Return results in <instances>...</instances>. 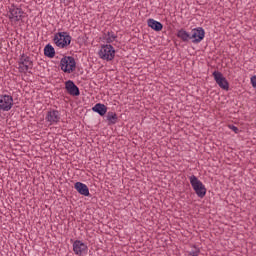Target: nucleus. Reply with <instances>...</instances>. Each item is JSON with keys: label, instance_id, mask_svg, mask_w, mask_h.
<instances>
[{"label": "nucleus", "instance_id": "nucleus-1", "mask_svg": "<svg viewBox=\"0 0 256 256\" xmlns=\"http://www.w3.org/2000/svg\"><path fill=\"white\" fill-rule=\"evenodd\" d=\"M72 39L69 32H58L54 35L53 43H55L56 47H59V49H67V47L71 45Z\"/></svg>", "mask_w": 256, "mask_h": 256}, {"label": "nucleus", "instance_id": "nucleus-2", "mask_svg": "<svg viewBox=\"0 0 256 256\" xmlns=\"http://www.w3.org/2000/svg\"><path fill=\"white\" fill-rule=\"evenodd\" d=\"M190 185L192 189L195 191L197 197L203 199L207 195V188L203 185V182L197 178V176L192 175L189 177Z\"/></svg>", "mask_w": 256, "mask_h": 256}, {"label": "nucleus", "instance_id": "nucleus-3", "mask_svg": "<svg viewBox=\"0 0 256 256\" xmlns=\"http://www.w3.org/2000/svg\"><path fill=\"white\" fill-rule=\"evenodd\" d=\"M60 69L64 73H73L77 69V62L73 56H64L60 60Z\"/></svg>", "mask_w": 256, "mask_h": 256}, {"label": "nucleus", "instance_id": "nucleus-4", "mask_svg": "<svg viewBox=\"0 0 256 256\" xmlns=\"http://www.w3.org/2000/svg\"><path fill=\"white\" fill-rule=\"evenodd\" d=\"M8 18L10 21L18 23V21L25 19V12L21 7L11 4V6L8 7Z\"/></svg>", "mask_w": 256, "mask_h": 256}, {"label": "nucleus", "instance_id": "nucleus-5", "mask_svg": "<svg viewBox=\"0 0 256 256\" xmlns=\"http://www.w3.org/2000/svg\"><path fill=\"white\" fill-rule=\"evenodd\" d=\"M98 54L100 59L104 61H113L115 59V48L111 44L102 45Z\"/></svg>", "mask_w": 256, "mask_h": 256}, {"label": "nucleus", "instance_id": "nucleus-6", "mask_svg": "<svg viewBox=\"0 0 256 256\" xmlns=\"http://www.w3.org/2000/svg\"><path fill=\"white\" fill-rule=\"evenodd\" d=\"M18 65L19 73H27L29 69H33V61H31V58L25 54L20 56Z\"/></svg>", "mask_w": 256, "mask_h": 256}, {"label": "nucleus", "instance_id": "nucleus-7", "mask_svg": "<svg viewBox=\"0 0 256 256\" xmlns=\"http://www.w3.org/2000/svg\"><path fill=\"white\" fill-rule=\"evenodd\" d=\"M212 75L214 77V81L217 83L220 89H223L224 91H229V81H227V78L223 76V73L219 71H214Z\"/></svg>", "mask_w": 256, "mask_h": 256}, {"label": "nucleus", "instance_id": "nucleus-8", "mask_svg": "<svg viewBox=\"0 0 256 256\" xmlns=\"http://www.w3.org/2000/svg\"><path fill=\"white\" fill-rule=\"evenodd\" d=\"M192 43L197 44L201 43L205 39V29L203 27H197L191 31Z\"/></svg>", "mask_w": 256, "mask_h": 256}, {"label": "nucleus", "instance_id": "nucleus-9", "mask_svg": "<svg viewBox=\"0 0 256 256\" xmlns=\"http://www.w3.org/2000/svg\"><path fill=\"white\" fill-rule=\"evenodd\" d=\"M65 90L67 91L68 95L72 97H79L81 95V91L79 87L73 82V80H68L65 82Z\"/></svg>", "mask_w": 256, "mask_h": 256}, {"label": "nucleus", "instance_id": "nucleus-10", "mask_svg": "<svg viewBox=\"0 0 256 256\" xmlns=\"http://www.w3.org/2000/svg\"><path fill=\"white\" fill-rule=\"evenodd\" d=\"M13 107V96L3 95L0 98V110L11 111Z\"/></svg>", "mask_w": 256, "mask_h": 256}, {"label": "nucleus", "instance_id": "nucleus-11", "mask_svg": "<svg viewBox=\"0 0 256 256\" xmlns=\"http://www.w3.org/2000/svg\"><path fill=\"white\" fill-rule=\"evenodd\" d=\"M45 120L48 121V123H59L61 121V114L58 110H50L47 112Z\"/></svg>", "mask_w": 256, "mask_h": 256}, {"label": "nucleus", "instance_id": "nucleus-12", "mask_svg": "<svg viewBox=\"0 0 256 256\" xmlns=\"http://www.w3.org/2000/svg\"><path fill=\"white\" fill-rule=\"evenodd\" d=\"M74 189H76L79 195H83L84 197H91V193L89 192V187L82 182H76L74 184Z\"/></svg>", "mask_w": 256, "mask_h": 256}, {"label": "nucleus", "instance_id": "nucleus-13", "mask_svg": "<svg viewBox=\"0 0 256 256\" xmlns=\"http://www.w3.org/2000/svg\"><path fill=\"white\" fill-rule=\"evenodd\" d=\"M108 109L109 108L103 103H96L92 107L93 113H97L98 115H100V117H105L106 114H107Z\"/></svg>", "mask_w": 256, "mask_h": 256}, {"label": "nucleus", "instance_id": "nucleus-14", "mask_svg": "<svg viewBox=\"0 0 256 256\" xmlns=\"http://www.w3.org/2000/svg\"><path fill=\"white\" fill-rule=\"evenodd\" d=\"M73 251L75 255H82L83 251H87V245L83 243L81 240H76L73 243Z\"/></svg>", "mask_w": 256, "mask_h": 256}, {"label": "nucleus", "instance_id": "nucleus-15", "mask_svg": "<svg viewBox=\"0 0 256 256\" xmlns=\"http://www.w3.org/2000/svg\"><path fill=\"white\" fill-rule=\"evenodd\" d=\"M176 37L178 39H181L183 43H189L191 41V33L187 32L185 28H181L180 30L177 31Z\"/></svg>", "mask_w": 256, "mask_h": 256}, {"label": "nucleus", "instance_id": "nucleus-16", "mask_svg": "<svg viewBox=\"0 0 256 256\" xmlns=\"http://www.w3.org/2000/svg\"><path fill=\"white\" fill-rule=\"evenodd\" d=\"M147 25L148 27H150V29H153V31H156V32L163 31V23L153 18H149L147 20Z\"/></svg>", "mask_w": 256, "mask_h": 256}, {"label": "nucleus", "instance_id": "nucleus-17", "mask_svg": "<svg viewBox=\"0 0 256 256\" xmlns=\"http://www.w3.org/2000/svg\"><path fill=\"white\" fill-rule=\"evenodd\" d=\"M106 121L109 126L116 125V123H119V117L116 112L109 111L106 112Z\"/></svg>", "mask_w": 256, "mask_h": 256}, {"label": "nucleus", "instance_id": "nucleus-18", "mask_svg": "<svg viewBox=\"0 0 256 256\" xmlns=\"http://www.w3.org/2000/svg\"><path fill=\"white\" fill-rule=\"evenodd\" d=\"M44 55L48 57V59H53V57H55V48L51 44H47L44 47Z\"/></svg>", "mask_w": 256, "mask_h": 256}, {"label": "nucleus", "instance_id": "nucleus-19", "mask_svg": "<svg viewBox=\"0 0 256 256\" xmlns=\"http://www.w3.org/2000/svg\"><path fill=\"white\" fill-rule=\"evenodd\" d=\"M106 43L111 44L115 39H117V35L114 32H107L104 37Z\"/></svg>", "mask_w": 256, "mask_h": 256}, {"label": "nucleus", "instance_id": "nucleus-20", "mask_svg": "<svg viewBox=\"0 0 256 256\" xmlns=\"http://www.w3.org/2000/svg\"><path fill=\"white\" fill-rule=\"evenodd\" d=\"M199 253H201V250L194 246V250L190 251L188 253L189 256H199Z\"/></svg>", "mask_w": 256, "mask_h": 256}, {"label": "nucleus", "instance_id": "nucleus-21", "mask_svg": "<svg viewBox=\"0 0 256 256\" xmlns=\"http://www.w3.org/2000/svg\"><path fill=\"white\" fill-rule=\"evenodd\" d=\"M251 85L254 89H256V75L252 76L251 79Z\"/></svg>", "mask_w": 256, "mask_h": 256}, {"label": "nucleus", "instance_id": "nucleus-22", "mask_svg": "<svg viewBox=\"0 0 256 256\" xmlns=\"http://www.w3.org/2000/svg\"><path fill=\"white\" fill-rule=\"evenodd\" d=\"M229 129L234 131V133H239V128L235 125H229Z\"/></svg>", "mask_w": 256, "mask_h": 256}, {"label": "nucleus", "instance_id": "nucleus-23", "mask_svg": "<svg viewBox=\"0 0 256 256\" xmlns=\"http://www.w3.org/2000/svg\"><path fill=\"white\" fill-rule=\"evenodd\" d=\"M61 3H65V1H67V3H69V0H60Z\"/></svg>", "mask_w": 256, "mask_h": 256}]
</instances>
